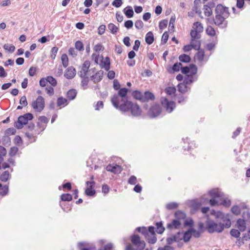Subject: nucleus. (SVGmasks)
<instances>
[{"label":"nucleus","instance_id":"obj_1","mask_svg":"<svg viewBox=\"0 0 250 250\" xmlns=\"http://www.w3.org/2000/svg\"><path fill=\"white\" fill-rule=\"evenodd\" d=\"M215 17L214 19V23L218 25L227 26V22L225 20L229 16L228 7L224 6L222 4H218L215 11Z\"/></svg>","mask_w":250,"mask_h":250},{"label":"nucleus","instance_id":"obj_2","mask_svg":"<svg viewBox=\"0 0 250 250\" xmlns=\"http://www.w3.org/2000/svg\"><path fill=\"white\" fill-rule=\"evenodd\" d=\"M212 198L209 200L210 205L212 206L223 205L225 207H229L231 202L230 200L223 196V193L218 188L213 189L209 191Z\"/></svg>","mask_w":250,"mask_h":250},{"label":"nucleus","instance_id":"obj_3","mask_svg":"<svg viewBox=\"0 0 250 250\" xmlns=\"http://www.w3.org/2000/svg\"><path fill=\"white\" fill-rule=\"evenodd\" d=\"M206 226L208 231L212 233L215 232H221L225 227V222L221 219H217L216 222L214 221L208 219L206 221Z\"/></svg>","mask_w":250,"mask_h":250},{"label":"nucleus","instance_id":"obj_4","mask_svg":"<svg viewBox=\"0 0 250 250\" xmlns=\"http://www.w3.org/2000/svg\"><path fill=\"white\" fill-rule=\"evenodd\" d=\"M119 109L123 112L130 110L131 114L133 116H139L142 112V110L138 104H133L129 101H126L125 104H121Z\"/></svg>","mask_w":250,"mask_h":250},{"label":"nucleus","instance_id":"obj_5","mask_svg":"<svg viewBox=\"0 0 250 250\" xmlns=\"http://www.w3.org/2000/svg\"><path fill=\"white\" fill-rule=\"evenodd\" d=\"M127 92L128 89L127 88H122L119 90L118 95H114L113 96L111 99V102L115 108H119L120 97L121 101L123 103V104H125L126 101H128L126 97Z\"/></svg>","mask_w":250,"mask_h":250},{"label":"nucleus","instance_id":"obj_6","mask_svg":"<svg viewBox=\"0 0 250 250\" xmlns=\"http://www.w3.org/2000/svg\"><path fill=\"white\" fill-rule=\"evenodd\" d=\"M31 106L36 112H42L45 106L44 99L41 96H38L32 102Z\"/></svg>","mask_w":250,"mask_h":250},{"label":"nucleus","instance_id":"obj_7","mask_svg":"<svg viewBox=\"0 0 250 250\" xmlns=\"http://www.w3.org/2000/svg\"><path fill=\"white\" fill-rule=\"evenodd\" d=\"M33 118V115L30 113L20 116L18 118L17 122L15 123V127L18 129L22 128L23 125H26L29 121L32 120Z\"/></svg>","mask_w":250,"mask_h":250},{"label":"nucleus","instance_id":"obj_8","mask_svg":"<svg viewBox=\"0 0 250 250\" xmlns=\"http://www.w3.org/2000/svg\"><path fill=\"white\" fill-rule=\"evenodd\" d=\"M210 214L214 215L217 219H221L224 222H225L226 228H229L230 227L231 222L228 215L225 214L221 211H215L214 210L211 211Z\"/></svg>","mask_w":250,"mask_h":250},{"label":"nucleus","instance_id":"obj_9","mask_svg":"<svg viewBox=\"0 0 250 250\" xmlns=\"http://www.w3.org/2000/svg\"><path fill=\"white\" fill-rule=\"evenodd\" d=\"M131 242L134 246L137 247L138 250H143L146 246L145 242L141 241L140 237L137 235L132 236Z\"/></svg>","mask_w":250,"mask_h":250},{"label":"nucleus","instance_id":"obj_10","mask_svg":"<svg viewBox=\"0 0 250 250\" xmlns=\"http://www.w3.org/2000/svg\"><path fill=\"white\" fill-rule=\"evenodd\" d=\"M162 105L166 108L167 112L170 113L175 107V103L172 101H168L167 99L164 98L161 101Z\"/></svg>","mask_w":250,"mask_h":250},{"label":"nucleus","instance_id":"obj_11","mask_svg":"<svg viewBox=\"0 0 250 250\" xmlns=\"http://www.w3.org/2000/svg\"><path fill=\"white\" fill-rule=\"evenodd\" d=\"M137 229L139 232L143 234L146 238H147L148 236H149V235L155 234V228L152 226L149 227L148 229H147L145 227H139Z\"/></svg>","mask_w":250,"mask_h":250},{"label":"nucleus","instance_id":"obj_12","mask_svg":"<svg viewBox=\"0 0 250 250\" xmlns=\"http://www.w3.org/2000/svg\"><path fill=\"white\" fill-rule=\"evenodd\" d=\"M161 110L159 105L155 104L150 109L148 114L151 118L157 117L161 113Z\"/></svg>","mask_w":250,"mask_h":250},{"label":"nucleus","instance_id":"obj_13","mask_svg":"<svg viewBox=\"0 0 250 250\" xmlns=\"http://www.w3.org/2000/svg\"><path fill=\"white\" fill-rule=\"evenodd\" d=\"M88 187L85 190V193L88 196H94L95 194V190L93 189V188L95 186V182L93 181H87L86 183Z\"/></svg>","mask_w":250,"mask_h":250},{"label":"nucleus","instance_id":"obj_14","mask_svg":"<svg viewBox=\"0 0 250 250\" xmlns=\"http://www.w3.org/2000/svg\"><path fill=\"white\" fill-rule=\"evenodd\" d=\"M192 83L191 79H185L183 83L178 84L179 91L181 93H184L188 91V84Z\"/></svg>","mask_w":250,"mask_h":250},{"label":"nucleus","instance_id":"obj_15","mask_svg":"<svg viewBox=\"0 0 250 250\" xmlns=\"http://www.w3.org/2000/svg\"><path fill=\"white\" fill-rule=\"evenodd\" d=\"M106 169L108 171L111 172L114 174H118L121 172L122 168L121 166L117 165H108Z\"/></svg>","mask_w":250,"mask_h":250},{"label":"nucleus","instance_id":"obj_16","mask_svg":"<svg viewBox=\"0 0 250 250\" xmlns=\"http://www.w3.org/2000/svg\"><path fill=\"white\" fill-rule=\"evenodd\" d=\"M76 74V71L74 67L70 66L68 67L64 73V76L68 79H71L74 77Z\"/></svg>","mask_w":250,"mask_h":250},{"label":"nucleus","instance_id":"obj_17","mask_svg":"<svg viewBox=\"0 0 250 250\" xmlns=\"http://www.w3.org/2000/svg\"><path fill=\"white\" fill-rule=\"evenodd\" d=\"M214 6L213 3H208V5H205L203 8L204 13L205 16L209 17L212 14L211 7Z\"/></svg>","mask_w":250,"mask_h":250},{"label":"nucleus","instance_id":"obj_18","mask_svg":"<svg viewBox=\"0 0 250 250\" xmlns=\"http://www.w3.org/2000/svg\"><path fill=\"white\" fill-rule=\"evenodd\" d=\"M104 72L102 70H100L96 73V74L94 75H92L91 78V80L94 83H96L101 81L103 78Z\"/></svg>","mask_w":250,"mask_h":250},{"label":"nucleus","instance_id":"obj_19","mask_svg":"<svg viewBox=\"0 0 250 250\" xmlns=\"http://www.w3.org/2000/svg\"><path fill=\"white\" fill-rule=\"evenodd\" d=\"M180 233L178 232L177 234L170 236L167 238V242L168 245H171L175 242H179L181 240V238L179 237Z\"/></svg>","mask_w":250,"mask_h":250},{"label":"nucleus","instance_id":"obj_20","mask_svg":"<svg viewBox=\"0 0 250 250\" xmlns=\"http://www.w3.org/2000/svg\"><path fill=\"white\" fill-rule=\"evenodd\" d=\"M182 224L181 221L176 219L173 220L171 223L167 224V227L168 229H179Z\"/></svg>","mask_w":250,"mask_h":250},{"label":"nucleus","instance_id":"obj_21","mask_svg":"<svg viewBox=\"0 0 250 250\" xmlns=\"http://www.w3.org/2000/svg\"><path fill=\"white\" fill-rule=\"evenodd\" d=\"M198 51L196 54L194 59L198 61L199 63H202V62L204 61L205 59V52L204 50H198Z\"/></svg>","mask_w":250,"mask_h":250},{"label":"nucleus","instance_id":"obj_22","mask_svg":"<svg viewBox=\"0 0 250 250\" xmlns=\"http://www.w3.org/2000/svg\"><path fill=\"white\" fill-rule=\"evenodd\" d=\"M154 98L155 97L153 93L149 91H146L143 93L142 101L147 102L149 100H153Z\"/></svg>","mask_w":250,"mask_h":250},{"label":"nucleus","instance_id":"obj_23","mask_svg":"<svg viewBox=\"0 0 250 250\" xmlns=\"http://www.w3.org/2000/svg\"><path fill=\"white\" fill-rule=\"evenodd\" d=\"M190 44L193 49L199 50L201 45L200 39H191Z\"/></svg>","mask_w":250,"mask_h":250},{"label":"nucleus","instance_id":"obj_24","mask_svg":"<svg viewBox=\"0 0 250 250\" xmlns=\"http://www.w3.org/2000/svg\"><path fill=\"white\" fill-rule=\"evenodd\" d=\"M237 226L239 231H245L246 228L245 221L243 219H238L237 221Z\"/></svg>","mask_w":250,"mask_h":250},{"label":"nucleus","instance_id":"obj_25","mask_svg":"<svg viewBox=\"0 0 250 250\" xmlns=\"http://www.w3.org/2000/svg\"><path fill=\"white\" fill-rule=\"evenodd\" d=\"M110 60L108 57H106L104 59H103L101 62V66L102 68H104L106 71H108L110 68Z\"/></svg>","mask_w":250,"mask_h":250},{"label":"nucleus","instance_id":"obj_26","mask_svg":"<svg viewBox=\"0 0 250 250\" xmlns=\"http://www.w3.org/2000/svg\"><path fill=\"white\" fill-rule=\"evenodd\" d=\"M192 29L201 33L203 31V26L201 22L198 21L195 22L193 24Z\"/></svg>","mask_w":250,"mask_h":250},{"label":"nucleus","instance_id":"obj_27","mask_svg":"<svg viewBox=\"0 0 250 250\" xmlns=\"http://www.w3.org/2000/svg\"><path fill=\"white\" fill-rule=\"evenodd\" d=\"M124 12L125 16L128 18H131L133 16L134 12L132 8L130 6H128L124 9Z\"/></svg>","mask_w":250,"mask_h":250},{"label":"nucleus","instance_id":"obj_28","mask_svg":"<svg viewBox=\"0 0 250 250\" xmlns=\"http://www.w3.org/2000/svg\"><path fill=\"white\" fill-rule=\"evenodd\" d=\"M107 28L110 32L113 34H116L119 30L118 27L113 23H109L107 25Z\"/></svg>","mask_w":250,"mask_h":250},{"label":"nucleus","instance_id":"obj_29","mask_svg":"<svg viewBox=\"0 0 250 250\" xmlns=\"http://www.w3.org/2000/svg\"><path fill=\"white\" fill-rule=\"evenodd\" d=\"M146 42L148 44H151L154 41V37L152 32H148L146 36Z\"/></svg>","mask_w":250,"mask_h":250},{"label":"nucleus","instance_id":"obj_30","mask_svg":"<svg viewBox=\"0 0 250 250\" xmlns=\"http://www.w3.org/2000/svg\"><path fill=\"white\" fill-rule=\"evenodd\" d=\"M57 106H64L67 104V100L62 97H59L57 99Z\"/></svg>","mask_w":250,"mask_h":250},{"label":"nucleus","instance_id":"obj_31","mask_svg":"<svg viewBox=\"0 0 250 250\" xmlns=\"http://www.w3.org/2000/svg\"><path fill=\"white\" fill-rule=\"evenodd\" d=\"M77 95V91L75 89L69 90L67 93V98L70 100L74 99Z\"/></svg>","mask_w":250,"mask_h":250},{"label":"nucleus","instance_id":"obj_32","mask_svg":"<svg viewBox=\"0 0 250 250\" xmlns=\"http://www.w3.org/2000/svg\"><path fill=\"white\" fill-rule=\"evenodd\" d=\"M194 6L192 8V11L193 12H194L195 13L198 14L199 16L201 18L203 19V17L202 15V12H201V10L200 9L199 7L196 4V0L194 1Z\"/></svg>","mask_w":250,"mask_h":250},{"label":"nucleus","instance_id":"obj_33","mask_svg":"<svg viewBox=\"0 0 250 250\" xmlns=\"http://www.w3.org/2000/svg\"><path fill=\"white\" fill-rule=\"evenodd\" d=\"M191 231L190 230V229H189L188 231H187L186 232H185L183 236V240L185 242H188L190 238H191Z\"/></svg>","mask_w":250,"mask_h":250},{"label":"nucleus","instance_id":"obj_34","mask_svg":"<svg viewBox=\"0 0 250 250\" xmlns=\"http://www.w3.org/2000/svg\"><path fill=\"white\" fill-rule=\"evenodd\" d=\"M132 96L136 99L142 101L143 94L139 91H134L132 92Z\"/></svg>","mask_w":250,"mask_h":250},{"label":"nucleus","instance_id":"obj_35","mask_svg":"<svg viewBox=\"0 0 250 250\" xmlns=\"http://www.w3.org/2000/svg\"><path fill=\"white\" fill-rule=\"evenodd\" d=\"M3 47L5 50L10 53H13L15 50V47L13 45L8 43L4 44Z\"/></svg>","mask_w":250,"mask_h":250},{"label":"nucleus","instance_id":"obj_36","mask_svg":"<svg viewBox=\"0 0 250 250\" xmlns=\"http://www.w3.org/2000/svg\"><path fill=\"white\" fill-rule=\"evenodd\" d=\"M179 61L184 62H188L190 61V57L186 54L181 55L179 57Z\"/></svg>","mask_w":250,"mask_h":250},{"label":"nucleus","instance_id":"obj_37","mask_svg":"<svg viewBox=\"0 0 250 250\" xmlns=\"http://www.w3.org/2000/svg\"><path fill=\"white\" fill-rule=\"evenodd\" d=\"M61 61L63 67H66L68 65V59L66 54L62 55Z\"/></svg>","mask_w":250,"mask_h":250},{"label":"nucleus","instance_id":"obj_38","mask_svg":"<svg viewBox=\"0 0 250 250\" xmlns=\"http://www.w3.org/2000/svg\"><path fill=\"white\" fill-rule=\"evenodd\" d=\"M189 68L190 71L189 72L188 76H191V78L190 79H191L192 78V76L197 73V69L196 66L193 64L190 65Z\"/></svg>","mask_w":250,"mask_h":250},{"label":"nucleus","instance_id":"obj_39","mask_svg":"<svg viewBox=\"0 0 250 250\" xmlns=\"http://www.w3.org/2000/svg\"><path fill=\"white\" fill-rule=\"evenodd\" d=\"M9 177V173L8 171H5L0 176V180L2 182H6Z\"/></svg>","mask_w":250,"mask_h":250},{"label":"nucleus","instance_id":"obj_40","mask_svg":"<svg viewBox=\"0 0 250 250\" xmlns=\"http://www.w3.org/2000/svg\"><path fill=\"white\" fill-rule=\"evenodd\" d=\"M201 205V204L197 201H193L191 203L190 207L192 210L193 211L198 209L200 207Z\"/></svg>","mask_w":250,"mask_h":250},{"label":"nucleus","instance_id":"obj_41","mask_svg":"<svg viewBox=\"0 0 250 250\" xmlns=\"http://www.w3.org/2000/svg\"><path fill=\"white\" fill-rule=\"evenodd\" d=\"M75 47L76 49L80 51H82L84 50L83 43L80 41H78L75 42Z\"/></svg>","mask_w":250,"mask_h":250},{"label":"nucleus","instance_id":"obj_42","mask_svg":"<svg viewBox=\"0 0 250 250\" xmlns=\"http://www.w3.org/2000/svg\"><path fill=\"white\" fill-rule=\"evenodd\" d=\"M176 219L181 221V220L184 219L186 218V214L180 211H177L175 214Z\"/></svg>","mask_w":250,"mask_h":250},{"label":"nucleus","instance_id":"obj_43","mask_svg":"<svg viewBox=\"0 0 250 250\" xmlns=\"http://www.w3.org/2000/svg\"><path fill=\"white\" fill-rule=\"evenodd\" d=\"M200 32L191 29L190 31V36L191 39H200L201 35Z\"/></svg>","mask_w":250,"mask_h":250},{"label":"nucleus","instance_id":"obj_44","mask_svg":"<svg viewBox=\"0 0 250 250\" xmlns=\"http://www.w3.org/2000/svg\"><path fill=\"white\" fill-rule=\"evenodd\" d=\"M61 200L64 201H69L72 199V196L70 194H62L61 197Z\"/></svg>","mask_w":250,"mask_h":250},{"label":"nucleus","instance_id":"obj_45","mask_svg":"<svg viewBox=\"0 0 250 250\" xmlns=\"http://www.w3.org/2000/svg\"><path fill=\"white\" fill-rule=\"evenodd\" d=\"M58 51V48L54 46L52 47L50 52V58L52 60H54Z\"/></svg>","mask_w":250,"mask_h":250},{"label":"nucleus","instance_id":"obj_46","mask_svg":"<svg viewBox=\"0 0 250 250\" xmlns=\"http://www.w3.org/2000/svg\"><path fill=\"white\" fill-rule=\"evenodd\" d=\"M8 186L5 185L0 188V195L3 196L7 195L8 193Z\"/></svg>","mask_w":250,"mask_h":250},{"label":"nucleus","instance_id":"obj_47","mask_svg":"<svg viewBox=\"0 0 250 250\" xmlns=\"http://www.w3.org/2000/svg\"><path fill=\"white\" fill-rule=\"evenodd\" d=\"M47 82L51 84L53 86H55L57 85V81L52 76H47L46 77Z\"/></svg>","mask_w":250,"mask_h":250},{"label":"nucleus","instance_id":"obj_48","mask_svg":"<svg viewBox=\"0 0 250 250\" xmlns=\"http://www.w3.org/2000/svg\"><path fill=\"white\" fill-rule=\"evenodd\" d=\"M156 226H157V229H156L157 232L159 234L162 233L165 230V228L162 226V223L161 222L157 223Z\"/></svg>","mask_w":250,"mask_h":250},{"label":"nucleus","instance_id":"obj_49","mask_svg":"<svg viewBox=\"0 0 250 250\" xmlns=\"http://www.w3.org/2000/svg\"><path fill=\"white\" fill-rule=\"evenodd\" d=\"M146 238L147 240L148 243L152 244H155L157 241V238L155 234L149 235V236Z\"/></svg>","mask_w":250,"mask_h":250},{"label":"nucleus","instance_id":"obj_50","mask_svg":"<svg viewBox=\"0 0 250 250\" xmlns=\"http://www.w3.org/2000/svg\"><path fill=\"white\" fill-rule=\"evenodd\" d=\"M206 33L208 35L214 36L215 35V31L211 26H208L206 29Z\"/></svg>","mask_w":250,"mask_h":250},{"label":"nucleus","instance_id":"obj_51","mask_svg":"<svg viewBox=\"0 0 250 250\" xmlns=\"http://www.w3.org/2000/svg\"><path fill=\"white\" fill-rule=\"evenodd\" d=\"M88 70L83 68H81V70L79 72V75L81 78L88 77Z\"/></svg>","mask_w":250,"mask_h":250},{"label":"nucleus","instance_id":"obj_52","mask_svg":"<svg viewBox=\"0 0 250 250\" xmlns=\"http://www.w3.org/2000/svg\"><path fill=\"white\" fill-rule=\"evenodd\" d=\"M82 81L81 83L83 89H85L87 88V85L89 82L88 77L82 78Z\"/></svg>","mask_w":250,"mask_h":250},{"label":"nucleus","instance_id":"obj_53","mask_svg":"<svg viewBox=\"0 0 250 250\" xmlns=\"http://www.w3.org/2000/svg\"><path fill=\"white\" fill-rule=\"evenodd\" d=\"M230 233L232 236L235 238L239 237L240 235V231L236 229H232L230 231Z\"/></svg>","mask_w":250,"mask_h":250},{"label":"nucleus","instance_id":"obj_54","mask_svg":"<svg viewBox=\"0 0 250 250\" xmlns=\"http://www.w3.org/2000/svg\"><path fill=\"white\" fill-rule=\"evenodd\" d=\"M166 92L169 95H171L175 93L176 89L174 87H168L165 89Z\"/></svg>","mask_w":250,"mask_h":250},{"label":"nucleus","instance_id":"obj_55","mask_svg":"<svg viewBox=\"0 0 250 250\" xmlns=\"http://www.w3.org/2000/svg\"><path fill=\"white\" fill-rule=\"evenodd\" d=\"M232 212L236 215H238L241 212L240 208L237 206H233L231 208Z\"/></svg>","mask_w":250,"mask_h":250},{"label":"nucleus","instance_id":"obj_56","mask_svg":"<svg viewBox=\"0 0 250 250\" xmlns=\"http://www.w3.org/2000/svg\"><path fill=\"white\" fill-rule=\"evenodd\" d=\"M178 204L176 203H170L167 205L166 207L168 209H173L178 207Z\"/></svg>","mask_w":250,"mask_h":250},{"label":"nucleus","instance_id":"obj_57","mask_svg":"<svg viewBox=\"0 0 250 250\" xmlns=\"http://www.w3.org/2000/svg\"><path fill=\"white\" fill-rule=\"evenodd\" d=\"M135 26L138 29H141L144 26V23L141 20H137L135 23Z\"/></svg>","mask_w":250,"mask_h":250},{"label":"nucleus","instance_id":"obj_58","mask_svg":"<svg viewBox=\"0 0 250 250\" xmlns=\"http://www.w3.org/2000/svg\"><path fill=\"white\" fill-rule=\"evenodd\" d=\"M122 4L123 1L122 0H114L112 3V5L116 8L120 7Z\"/></svg>","mask_w":250,"mask_h":250},{"label":"nucleus","instance_id":"obj_59","mask_svg":"<svg viewBox=\"0 0 250 250\" xmlns=\"http://www.w3.org/2000/svg\"><path fill=\"white\" fill-rule=\"evenodd\" d=\"M18 150V148L17 147H16V146L12 147L10 148L9 154L11 156H14L17 153Z\"/></svg>","mask_w":250,"mask_h":250},{"label":"nucleus","instance_id":"obj_60","mask_svg":"<svg viewBox=\"0 0 250 250\" xmlns=\"http://www.w3.org/2000/svg\"><path fill=\"white\" fill-rule=\"evenodd\" d=\"M68 54L72 57H75L77 55V52L74 48H70L68 50Z\"/></svg>","mask_w":250,"mask_h":250},{"label":"nucleus","instance_id":"obj_61","mask_svg":"<svg viewBox=\"0 0 250 250\" xmlns=\"http://www.w3.org/2000/svg\"><path fill=\"white\" fill-rule=\"evenodd\" d=\"M190 230L191 232V235H192L194 237L196 238L199 237L200 236V232L199 231L197 230L194 229H190Z\"/></svg>","mask_w":250,"mask_h":250},{"label":"nucleus","instance_id":"obj_62","mask_svg":"<svg viewBox=\"0 0 250 250\" xmlns=\"http://www.w3.org/2000/svg\"><path fill=\"white\" fill-rule=\"evenodd\" d=\"M137 183V178L135 176H131L128 181V183L130 185H134Z\"/></svg>","mask_w":250,"mask_h":250},{"label":"nucleus","instance_id":"obj_63","mask_svg":"<svg viewBox=\"0 0 250 250\" xmlns=\"http://www.w3.org/2000/svg\"><path fill=\"white\" fill-rule=\"evenodd\" d=\"M182 68V64L180 62L175 63L172 67V69L174 71H179L180 69Z\"/></svg>","mask_w":250,"mask_h":250},{"label":"nucleus","instance_id":"obj_64","mask_svg":"<svg viewBox=\"0 0 250 250\" xmlns=\"http://www.w3.org/2000/svg\"><path fill=\"white\" fill-rule=\"evenodd\" d=\"M167 20H162L159 23V28L161 29H163L166 28L167 25Z\"/></svg>","mask_w":250,"mask_h":250}]
</instances>
